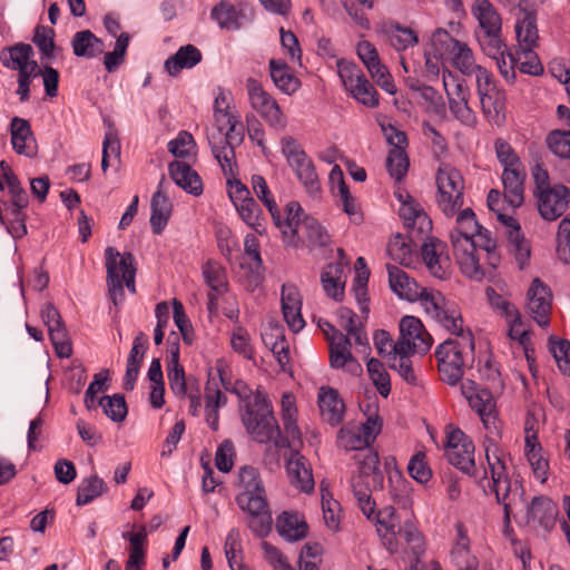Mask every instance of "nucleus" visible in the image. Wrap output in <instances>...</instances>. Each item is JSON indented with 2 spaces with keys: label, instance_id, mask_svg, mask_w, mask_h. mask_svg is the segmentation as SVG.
Wrapping results in <instances>:
<instances>
[{
  "label": "nucleus",
  "instance_id": "nucleus-30",
  "mask_svg": "<svg viewBox=\"0 0 570 570\" xmlns=\"http://www.w3.org/2000/svg\"><path fill=\"white\" fill-rule=\"evenodd\" d=\"M456 540L451 557L459 570H476L478 560L470 551V540L462 523H456Z\"/></svg>",
  "mask_w": 570,
  "mask_h": 570
},
{
  "label": "nucleus",
  "instance_id": "nucleus-38",
  "mask_svg": "<svg viewBox=\"0 0 570 570\" xmlns=\"http://www.w3.org/2000/svg\"><path fill=\"white\" fill-rule=\"evenodd\" d=\"M73 53L77 57L94 58L104 52V42L90 30H82L75 33L71 41Z\"/></svg>",
  "mask_w": 570,
  "mask_h": 570
},
{
  "label": "nucleus",
  "instance_id": "nucleus-34",
  "mask_svg": "<svg viewBox=\"0 0 570 570\" xmlns=\"http://www.w3.org/2000/svg\"><path fill=\"white\" fill-rule=\"evenodd\" d=\"M269 73L274 85L284 94L292 95L301 86V81L291 71L286 62L271 59Z\"/></svg>",
  "mask_w": 570,
  "mask_h": 570
},
{
  "label": "nucleus",
  "instance_id": "nucleus-6",
  "mask_svg": "<svg viewBox=\"0 0 570 570\" xmlns=\"http://www.w3.org/2000/svg\"><path fill=\"white\" fill-rule=\"evenodd\" d=\"M107 286L109 296L115 305L124 299V286L136 293L135 278L137 268L135 257L130 252L120 254L114 247L105 249Z\"/></svg>",
  "mask_w": 570,
  "mask_h": 570
},
{
  "label": "nucleus",
  "instance_id": "nucleus-29",
  "mask_svg": "<svg viewBox=\"0 0 570 570\" xmlns=\"http://www.w3.org/2000/svg\"><path fill=\"white\" fill-rule=\"evenodd\" d=\"M415 234L404 236L400 233L391 237L387 244V254L400 265L410 266L414 262V252L417 247Z\"/></svg>",
  "mask_w": 570,
  "mask_h": 570
},
{
  "label": "nucleus",
  "instance_id": "nucleus-61",
  "mask_svg": "<svg viewBox=\"0 0 570 570\" xmlns=\"http://www.w3.org/2000/svg\"><path fill=\"white\" fill-rule=\"evenodd\" d=\"M410 161L405 150L391 149L386 158V168L392 178L401 180L409 168Z\"/></svg>",
  "mask_w": 570,
  "mask_h": 570
},
{
  "label": "nucleus",
  "instance_id": "nucleus-11",
  "mask_svg": "<svg viewBox=\"0 0 570 570\" xmlns=\"http://www.w3.org/2000/svg\"><path fill=\"white\" fill-rule=\"evenodd\" d=\"M492 490L497 502L502 505L503 513H514V509L524 501V490L519 482L512 483L505 473V466L500 459L492 465Z\"/></svg>",
  "mask_w": 570,
  "mask_h": 570
},
{
  "label": "nucleus",
  "instance_id": "nucleus-17",
  "mask_svg": "<svg viewBox=\"0 0 570 570\" xmlns=\"http://www.w3.org/2000/svg\"><path fill=\"white\" fill-rule=\"evenodd\" d=\"M453 253L461 272L474 279H482L484 273L476 256V244L474 240L459 236L452 244Z\"/></svg>",
  "mask_w": 570,
  "mask_h": 570
},
{
  "label": "nucleus",
  "instance_id": "nucleus-4",
  "mask_svg": "<svg viewBox=\"0 0 570 570\" xmlns=\"http://www.w3.org/2000/svg\"><path fill=\"white\" fill-rule=\"evenodd\" d=\"M242 421L255 441L259 443L274 442L279 448L285 445V440L281 436L279 426L265 394L257 392L247 401L242 412Z\"/></svg>",
  "mask_w": 570,
  "mask_h": 570
},
{
  "label": "nucleus",
  "instance_id": "nucleus-57",
  "mask_svg": "<svg viewBox=\"0 0 570 570\" xmlns=\"http://www.w3.org/2000/svg\"><path fill=\"white\" fill-rule=\"evenodd\" d=\"M508 56L511 62L519 65V70L523 73L539 76L543 72V66L539 57L533 52V49H521L517 58L510 53Z\"/></svg>",
  "mask_w": 570,
  "mask_h": 570
},
{
  "label": "nucleus",
  "instance_id": "nucleus-27",
  "mask_svg": "<svg viewBox=\"0 0 570 570\" xmlns=\"http://www.w3.org/2000/svg\"><path fill=\"white\" fill-rule=\"evenodd\" d=\"M525 171L523 165L512 168H504L502 183L504 186V198L512 207H519L524 200Z\"/></svg>",
  "mask_w": 570,
  "mask_h": 570
},
{
  "label": "nucleus",
  "instance_id": "nucleus-22",
  "mask_svg": "<svg viewBox=\"0 0 570 570\" xmlns=\"http://www.w3.org/2000/svg\"><path fill=\"white\" fill-rule=\"evenodd\" d=\"M11 144L14 151L27 157L37 155L36 140L28 120L13 117L10 125Z\"/></svg>",
  "mask_w": 570,
  "mask_h": 570
},
{
  "label": "nucleus",
  "instance_id": "nucleus-63",
  "mask_svg": "<svg viewBox=\"0 0 570 570\" xmlns=\"http://www.w3.org/2000/svg\"><path fill=\"white\" fill-rule=\"evenodd\" d=\"M239 547V532L237 530H232L228 533L225 542V553L228 560V564L232 570H249L242 562Z\"/></svg>",
  "mask_w": 570,
  "mask_h": 570
},
{
  "label": "nucleus",
  "instance_id": "nucleus-10",
  "mask_svg": "<svg viewBox=\"0 0 570 570\" xmlns=\"http://www.w3.org/2000/svg\"><path fill=\"white\" fill-rule=\"evenodd\" d=\"M246 90L250 107L273 128L283 130L287 125L286 116L278 102L254 78L246 80Z\"/></svg>",
  "mask_w": 570,
  "mask_h": 570
},
{
  "label": "nucleus",
  "instance_id": "nucleus-41",
  "mask_svg": "<svg viewBox=\"0 0 570 570\" xmlns=\"http://www.w3.org/2000/svg\"><path fill=\"white\" fill-rule=\"evenodd\" d=\"M351 340L347 335L337 334L331 338L330 343V364L334 368H341L354 361L351 352Z\"/></svg>",
  "mask_w": 570,
  "mask_h": 570
},
{
  "label": "nucleus",
  "instance_id": "nucleus-28",
  "mask_svg": "<svg viewBox=\"0 0 570 570\" xmlns=\"http://www.w3.org/2000/svg\"><path fill=\"white\" fill-rule=\"evenodd\" d=\"M170 178L187 193L199 196L203 193V183L198 174L184 161L175 160L169 164Z\"/></svg>",
  "mask_w": 570,
  "mask_h": 570
},
{
  "label": "nucleus",
  "instance_id": "nucleus-48",
  "mask_svg": "<svg viewBox=\"0 0 570 570\" xmlns=\"http://www.w3.org/2000/svg\"><path fill=\"white\" fill-rule=\"evenodd\" d=\"M548 344L560 372L570 376V341L550 336Z\"/></svg>",
  "mask_w": 570,
  "mask_h": 570
},
{
  "label": "nucleus",
  "instance_id": "nucleus-62",
  "mask_svg": "<svg viewBox=\"0 0 570 570\" xmlns=\"http://www.w3.org/2000/svg\"><path fill=\"white\" fill-rule=\"evenodd\" d=\"M451 56L454 66L464 75H472L479 67L474 63L473 53L466 43L460 42Z\"/></svg>",
  "mask_w": 570,
  "mask_h": 570
},
{
  "label": "nucleus",
  "instance_id": "nucleus-16",
  "mask_svg": "<svg viewBox=\"0 0 570 570\" xmlns=\"http://www.w3.org/2000/svg\"><path fill=\"white\" fill-rule=\"evenodd\" d=\"M538 209L541 217L553 222L563 215L570 202V189L561 184L538 193Z\"/></svg>",
  "mask_w": 570,
  "mask_h": 570
},
{
  "label": "nucleus",
  "instance_id": "nucleus-14",
  "mask_svg": "<svg viewBox=\"0 0 570 570\" xmlns=\"http://www.w3.org/2000/svg\"><path fill=\"white\" fill-rule=\"evenodd\" d=\"M401 202L400 216L410 234H415L417 240L425 238L432 230V220L422 206L410 195L399 194Z\"/></svg>",
  "mask_w": 570,
  "mask_h": 570
},
{
  "label": "nucleus",
  "instance_id": "nucleus-3",
  "mask_svg": "<svg viewBox=\"0 0 570 570\" xmlns=\"http://www.w3.org/2000/svg\"><path fill=\"white\" fill-rule=\"evenodd\" d=\"M237 487L240 490L236 497L238 507L253 518L250 528L258 535H265L271 530L272 514L258 469L252 465L242 466Z\"/></svg>",
  "mask_w": 570,
  "mask_h": 570
},
{
  "label": "nucleus",
  "instance_id": "nucleus-32",
  "mask_svg": "<svg viewBox=\"0 0 570 570\" xmlns=\"http://www.w3.org/2000/svg\"><path fill=\"white\" fill-rule=\"evenodd\" d=\"M122 538L130 543L129 558L126 562L125 570H142L146 556L144 547L147 542L146 527L141 525L136 533H122Z\"/></svg>",
  "mask_w": 570,
  "mask_h": 570
},
{
  "label": "nucleus",
  "instance_id": "nucleus-25",
  "mask_svg": "<svg viewBox=\"0 0 570 570\" xmlns=\"http://www.w3.org/2000/svg\"><path fill=\"white\" fill-rule=\"evenodd\" d=\"M525 455L532 468L534 476L542 483L547 481L549 474V462L543 455V449L538 441L537 432L532 428L525 426Z\"/></svg>",
  "mask_w": 570,
  "mask_h": 570
},
{
  "label": "nucleus",
  "instance_id": "nucleus-36",
  "mask_svg": "<svg viewBox=\"0 0 570 570\" xmlns=\"http://www.w3.org/2000/svg\"><path fill=\"white\" fill-rule=\"evenodd\" d=\"M344 266L342 264H327L322 272L321 281L327 296L335 301H342L344 296L345 281L342 278Z\"/></svg>",
  "mask_w": 570,
  "mask_h": 570
},
{
  "label": "nucleus",
  "instance_id": "nucleus-5",
  "mask_svg": "<svg viewBox=\"0 0 570 570\" xmlns=\"http://www.w3.org/2000/svg\"><path fill=\"white\" fill-rule=\"evenodd\" d=\"M302 207L297 202L286 205V218L283 220V239L288 246L297 247L307 242L312 246H325L330 237L320 223L309 216L301 219Z\"/></svg>",
  "mask_w": 570,
  "mask_h": 570
},
{
  "label": "nucleus",
  "instance_id": "nucleus-45",
  "mask_svg": "<svg viewBox=\"0 0 570 570\" xmlns=\"http://www.w3.org/2000/svg\"><path fill=\"white\" fill-rule=\"evenodd\" d=\"M107 491V485L98 475H91L82 480L78 488L76 503L85 505Z\"/></svg>",
  "mask_w": 570,
  "mask_h": 570
},
{
  "label": "nucleus",
  "instance_id": "nucleus-52",
  "mask_svg": "<svg viewBox=\"0 0 570 570\" xmlns=\"http://www.w3.org/2000/svg\"><path fill=\"white\" fill-rule=\"evenodd\" d=\"M400 334L410 338V341L420 342L422 340L426 341V343L429 342L430 346L432 345L431 335L425 331L417 317L410 315L402 317L400 321Z\"/></svg>",
  "mask_w": 570,
  "mask_h": 570
},
{
  "label": "nucleus",
  "instance_id": "nucleus-42",
  "mask_svg": "<svg viewBox=\"0 0 570 570\" xmlns=\"http://www.w3.org/2000/svg\"><path fill=\"white\" fill-rule=\"evenodd\" d=\"M203 276L212 292L222 295L227 292L228 283L225 268L215 261H208L203 266Z\"/></svg>",
  "mask_w": 570,
  "mask_h": 570
},
{
  "label": "nucleus",
  "instance_id": "nucleus-24",
  "mask_svg": "<svg viewBox=\"0 0 570 570\" xmlns=\"http://www.w3.org/2000/svg\"><path fill=\"white\" fill-rule=\"evenodd\" d=\"M528 1L529 0H520L518 4L523 14L522 18L518 19L515 26L520 49H533L539 40L535 14L533 11L527 9Z\"/></svg>",
  "mask_w": 570,
  "mask_h": 570
},
{
  "label": "nucleus",
  "instance_id": "nucleus-44",
  "mask_svg": "<svg viewBox=\"0 0 570 570\" xmlns=\"http://www.w3.org/2000/svg\"><path fill=\"white\" fill-rule=\"evenodd\" d=\"M510 245V252L513 254L519 267L523 269L530 259V244L524 239L521 228L509 229L507 232Z\"/></svg>",
  "mask_w": 570,
  "mask_h": 570
},
{
  "label": "nucleus",
  "instance_id": "nucleus-23",
  "mask_svg": "<svg viewBox=\"0 0 570 570\" xmlns=\"http://www.w3.org/2000/svg\"><path fill=\"white\" fill-rule=\"evenodd\" d=\"M318 406L323 420L331 425L336 426L343 421L345 404L335 389L328 386L320 389Z\"/></svg>",
  "mask_w": 570,
  "mask_h": 570
},
{
  "label": "nucleus",
  "instance_id": "nucleus-21",
  "mask_svg": "<svg viewBox=\"0 0 570 570\" xmlns=\"http://www.w3.org/2000/svg\"><path fill=\"white\" fill-rule=\"evenodd\" d=\"M423 261L430 273L440 279H445L449 275L450 262L446 256H442L445 244L436 238H431L421 246Z\"/></svg>",
  "mask_w": 570,
  "mask_h": 570
},
{
  "label": "nucleus",
  "instance_id": "nucleus-20",
  "mask_svg": "<svg viewBox=\"0 0 570 570\" xmlns=\"http://www.w3.org/2000/svg\"><path fill=\"white\" fill-rule=\"evenodd\" d=\"M557 515V504L544 495L534 497L527 508V522L538 523L547 531L553 528Z\"/></svg>",
  "mask_w": 570,
  "mask_h": 570
},
{
  "label": "nucleus",
  "instance_id": "nucleus-33",
  "mask_svg": "<svg viewBox=\"0 0 570 570\" xmlns=\"http://www.w3.org/2000/svg\"><path fill=\"white\" fill-rule=\"evenodd\" d=\"M202 60V52L193 45H186L165 61V68L170 76H176L183 69H190Z\"/></svg>",
  "mask_w": 570,
  "mask_h": 570
},
{
  "label": "nucleus",
  "instance_id": "nucleus-53",
  "mask_svg": "<svg viewBox=\"0 0 570 570\" xmlns=\"http://www.w3.org/2000/svg\"><path fill=\"white\" fill-rule=\"evenodd\" d=\"M98 405H100L104 413L115 422L124 421L127 415L126 401L120 394L102 396L99 399Z\"/></svg>",
  "mask_w": 570,
  "mask_h": 570
},
{
  "label": "nucleus",
  "instance_id": "nucleus-19",
  "mask_svg": "<svg viewBox=\"0 0 570 570\" xmlns=\"http://www.w3.org/2000/svg\"><path fill=\"white\" fill-rule=\"evenodd\" d=\"M443 83L448 94L450 111L462 124L469 126L473 125L475 122V117L468 105V89L462 82H455L452 89H450L445 77H443Z\"/></svg>",
  "mask_w": 570,
  "mask_h": 570
},
{
  "label": "nucleus",
  "instance_id": "nucleus-43",
  "mask_svg": "<svg viewBox=\"0 0 570 570\" xmlns=\"http://www.w3.org/2000/svg\"><path fill=\"white\" fill-rule=\"evenodd\" d=\"M252 187L256 196L264 203V205L269 210L275 225L278 228H283L282 215L277 209L275 200L271 196L265 178L259 175H254L252 177Z\"/></svg>",
  "mask_w": 570,
  "mask_h": 570
},
{
  "label": "nucleus",
  "instance_id": "nucleus-13",
  "mask_svg": "<svg viewBox=\"0 0 570 570\" xmlns=\"http://www.w3.org/2000/svg\"><path fill=\"white\" fill-rule=\"evenodd\" d=\"M527 312L540 327H548L552 308L550 288L540 279L534 278L527 293Z\"/></svg>",
  "mask_w": 570,
  "mask_h": 570
},
{
  "label": "nucleus",
  "instance_id": "nucleus-60",
  "mask_svg": "<svg viewBox=\"0 0 570 570\" xmlns=\"http://www.w3.org/2000/svg\"><path fill=\"white\" fill-rule=\"evenodd\" d=\"M549 150L559 158H570V130H553L546 139Z\"/></svg>",
  "mask_w": 570,
  "mask_h": 570
},
{
  "label": "nucleus",
  "instance_id": "nucleus-49",
  "mask_svg": "<svg viewBox=\"0 0 570 570\" xmlns=\"http://www.w3.org/2000/svg\"><path fill=\"white\" fill-rule=\"evenodd\" d=\"M212 17L223 29L239 28V12L228 1H220L212 10Z\"/></svg>",
  "mask_w": 570,
  "mask_h": 570
},
{
  "label": "nucleus",
  "instance_id": "nucleus-37",
  "mask_svg": "<svg viewBox=\"0 0 570 570\" xmlns=\"http://www.w3.org/2000/svg\"><path fill=\"white\" fill-rule=\"evenodd\" d=\"M472 13L479 21V32L501 31V17L489 0H475Z\"/></svg>",
  "mask_w": 570,
  "mask_h": 570
},
{
  "label": "nucleus",
  "instance_id": "nucleus-26",
  "mask_svg": "<svg viewBox=\"0 0 570 570\" xmlns=\"http://www.w3.org/2000/svg\"><path fill=\"white\" fill-rule=\"evenodd\" d=\"M165 183L166 179L163 176L158 184L157 191L153 195L150 204V225L154 234L156 235H159L166 227L173 209V205L167 195L165 194Z\"/></svg>",
  "mask_w": 570,
  "mask_h": 570
},
{
  "label": "nucleus",
  "instance_id": "nucleus-2",
  "mask_svg": "<svg viewBox=\"0 0 570 570\" xmlns=\"http://www.w3.org/2000/svg\"><path fill=\"white\" fill-rule=\"evenodd\" d=\"M450 333L456 335L449 338L435 348L438 370L440 377L449 385H456L462 381L468 358H473L474 337L470 330H463V320L459 309V318L455 320V328L451 324H440Z\"/></svg>",
  "mask_w": 570,
  "mask_h": 570
},
{
  "label": "nucleus",
  "instance_id": "nucleus-7",
  "mask_svg": "<svg viewBox=\"0 0 570 570\" xmlns=\"http://www.w3.org/2000/svg\"><path fill=\"white\" fill-rule=\"evenodd\" d=\"M438 208L446 216L453 217L463 206L465 184L460 170L451 164L442 163L435 175Z\"/></svg>",
  "mask_w": 570,
  "mask_h": 570
},
{
  "label": "nucleus",
  "instance_id": "nucleus-1",
  "mask_svg": "<svg viewBox=\"0 0 570 570\" xmlns=\"http://www.w3.org/2000/svg\"><path fill=\"white\" fill-rule=\"evenodd\" d=\"M389 283L391 289L401 298L407 301L421 299L428 314L439 324L455 328V320L459 318L458 305L446 299L440 292H430L420 286L404 271L394 265H387Z\"/></svg>",
  "mask_w": 570,
  "mask_h": 570
},
{
  "label": "nucleus",
  "instance_id": "nucleus-8",
  "mask_svg": "<svg viewBox=\"0 0 570 570\" xmlns=\"http://www.w3.org/2000/svg\"><path fill=\"white\" fill-rule=\"evenodd\" d=\"M282 151L306 191L312 196L320 194L321 183L315 166L298 141L289 136L284 137L282 139Z\"/></svg>",
  "mask_w": 570,
  "mask_h": 570
},
{
  "label": "nucleus",
  "instance_id": "nucleus-54",
  "mask_svg": "<svg viewBox=\"0 0 570 570\" xmlns=\"http://www.w3.org/2000/svg\"><path fill=\"white\" fill-rule=\"evenodd\" d=\"M397 534L403 539L409 549L419 561L420 556L424 552V538L421 532L411 522H405L403 527H399Z\"/></svg>",
  "mask_w": 570,
  "mask_h": 570
},
{
  "label": "nucleus",
  "instance_id": "nucleus-35",
  "mask_svg": "<svg viewBox=\"0 0 570 570\" xmlns=\"http://www.w3.org/2000/svg\"><path fill=\"white\" fill-rule=\"evenodd\" d=\"M480 104L485 117L497 125L504 120L505 94L500 89H490L489 92L479 94Z\"/></svg>",
  "mask_w": 570,
  "mask_h": 570
},
{
  "label": "nucleus",
  "instance_id": "nucleus-51",
  "mask_svg": "<svg viewBox=\"0 0 570 570\" xmlns=\"http://www.w3.org/2000/svg\"><path fill=\"white\" fill-rule=\"evenodd\" d=\"M478 41L483 52L490 58H502L507 46L501 38V31L478 32Z\"/></svg>",
  "mask_w": 570,
  "mask_h": 570
},
{
  "label": "nucleus",
  "instance_id": "nucleus-39",
  "mask_svg": "<svg viewBox=\"0 0 570 570\" xmlns=\"http://www.w3.org/2000/svg\"><path fill=\"white\" fill-rule=\"evenodd\" d=\"M33 55V49L30 45L19 42L14 46L3 48L0 51V61L4 67L12 70H26V62L30 60Z\"/></svg>",
  "mask_w": 570,
  "mask_h": 570
},
{
  "label": "nucleus",
  "instance_id": "nucleus-50",
  "mask_svg": "<svg viewBox=\"0 0 570 570\" xmlns=\"http://www.w3.org/2000/svg\"><path fill=\"white\" fill-rule=\"evenodd\" d=\"M367 372L377 392L383 397H387L391 393V380L383 363L376 358H371L367 362Z\"/></svg>",
  "mask_w": 570,
  "mask_h": 570
},
{
  "label": "nucleus",
  "instance_id": "nucleus-15",
  "mask_svg": "<svg viewBox=\"0 0 570 570\" xmlns=\"http://www.w3.org/2000/svg\"><path fill=\"white\" fill-rule=\"evenodd\" d=\"M355 460L357 461L358 469L357 472L352 476V488L354 495H361V498H365L366 492H362L361 489L365 490L363 487V480L372 476V482H370V488H383L384 478L383 473L380 469V458L376 452L365 451L363 453L356 454Z\"/></svg>",
  "mask_w": 570,
  "mask_h": 570
},
{
  "label": "nucleus",
  "instance_id": "nucleus-9",
  "mask_svg": "<svg viewBox=\"0 0 570 570\" xmlns=\"http://www.w3.org/2000/svg\"><path fill=\"white\" fill-rule=\"evenodd\" d=\"M444 455L448 462L468 475H474V444L460 429L446 426Z\"/></svg>",
  "mask_w": 570,
  "mask_h": 570
},
{
  "label": "nucleus",
  "instance_id": "nucleus-12",
  "mask_svg": "<svg viewBox=\"0 0 570 570\" xmlns=\"http://www.w3.org/2000/svg\"><path fill=\"white\" fill-rule=\"evenodd\" d=\"M461 391L470 406L480 415L484 428L491 434H499L495 401L487 389H478L472 380H465L461 384Z\"/></svg>",
  "mask_w": 570,
  "mask_h": 570
},
{
  "label": "nucleus",
  "instance_id": "nucleus-58",
  "mask_svg": "<svg viewBox=\"0 0 570 570\" xmlns=\"http://www.w3.org/2000/svg\"><path fill=\"white\" fill-rule=\"evenodd\" d=\"M337 316L340 326L346 331L347 336H353L357 344H364L366 342V335L363 333L362 327L356 324L357 316L352 309L340 307Z\"/></svg>",
  "mask_w": 570,
  "mask_h": 570
},
{
  "label": "nucleus",
  "instance_id": "nucleus-47",
  "mask_svg": "<svg viewBox=\"0 0 570 570\" xmlns=\"http://www.w3.org/2000/svg\"><path fill=\"white\" fill-rule=\"evenodd\" d=\"M167 377L169 387L174 394L184 397L190 391V387H195L197 384L196 379L186 377L183 365L179 366H167Z\"/></svg>",
  "mask_w": 570,
  "mask_h": 570
},
{
  "label": "nucleus",
  "instance_id": "nucleus-31",
  "mask_svg": "<svg viewBox=\"0 0 570 570\" xmlns=\"http://www.w3.org/2000/svg\"><path fill=\"white\" fill-rule=\"evenodd\" d=\"M276 530L288 541H298L307 535L308 525L297 513L283 512L276 520Z\"/></svg>",
  "mask_w": 570,
  "mask_h": 570
},
{
  "label": "nucleus",
  "instance_id": "nucleus-18",
  "mask_svg": "<svg viewBox=\"0 0 570 570\" xmlns=\"http://www.w3.org/2000/svg\"><path fill=\"white\" fill-rule=\"evenodd\" d=\"M286 472L293 487L302 492H311L314 489V479L308 461L299 452L291 453L286 463Z\"/></svg>",
  "mask_w": 570,
  "mask_h": 570
},
{
  "label": "nucleus",
  "instance_id": "nucleus-40",
  "mask_svg": "<svg viewBox=\"0 0 570 570\" xmlns=\"http://www.w3.org/2000/svg\"><path fill=\"white\" fill-rule=\"evenodd\" d=\"M456 216V229L451 233V243L461 236L473 240L475 235H481L483 227L476 222L475 214L471 208L460 209Z\"/></svg>",
  "mask_w": 570,
  "mask_h": 570
},
{
  "label": "nucleus",
  "instance_id": "nucleus-64",
  "mask_svg": "<svg viewBox=\"0 0 570 570\" xmlns=\"http://www.w3.org/2000/svg\"><path fill=\"white\" fill-rule=\"evenodd\" d=\"M557 243L559 259L564 264H570V215L559 223Z\"/></svg>",
  "mask_w": 570,
  "mask_h": 570
},
{
  "label": "nucleus",
  "instance_id": "nucleus-56",
  "mask_svg": "<svg viewBox=\"0 0 570 570\" xmlns=\"http://www.w3.org/2000/svg\"><path fill=\"white\" fill-rule=\"evenodd\" d=\"M430 350V344L426 341H410V338L404 337L400 334V337L396 342H393L392 348H390L391 353L387 355L390 356H407L411 357V355L419 353L424 354Z\"/></svg>",
  "mask_w": 570,
  "mask_h": 570
},
{
  "label": "nucleus",
  "instance_id": "nucleus-59",
  "mask_svg": "<svg viewBox=\"0 0 570 570\" xmlns=\"http://www.w3.org/2000/svg\"><path fill=\"white\" fill-rule=\"evenodd\" d=\"M264 342L266 345H271V351L276 357L282 370L285 371L289 363V353L288 344L285 341L282 330L276 328L275 335L271 334L269 336H265Z\"/></svg>",
  "mask_w": 570,
  "mask_h": 570
},
{
  "label": "nucleus",
  "instance_id": "nucleus-55",
  "mask_svg": "<svg viewBox=\"0 0 570 570\" xmlns=\"http://www.w3.org/2000/svg\"><path fill=\"white\" fill-rule=\"evenodd\" d=\"M129 35L126 32L117 37L115 48L104 57V65L108 72H114L125 61V55L129 45Z\"/></svg>",
  "mask_w": 570,
  "mask_h": 570
},
{
  "label": "nucleus",
  "instance_id": "nucleus-46",
  "mask_svg": "<svg viewBox=\"0 0 570 570\" xmlns=\"http://www.w3.org/2000/svg\"><path fill=\"white\" fill-rule=\"evenodd\" d=\"M387 38L391 46L397 51L406 50L419 42L417 33L413 29L399 23L391 26Z\"/></svg>",
  "mask_w": 570,
  "mask_h": 570
}]
</instances>
